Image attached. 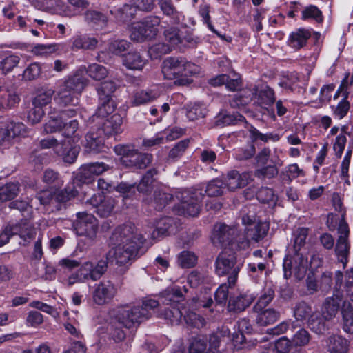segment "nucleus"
Instances as JSON below:
<instances>
[{"mask_svg":"<svg viewBox=\"0 0 353 353\" xmlns=\"http://www.w3.org/2000/svg\"><path fill=\"white\" fill-rule=\"evenodd\" d=\"M248 178L249 174L247 172L241 174L237 170H230L228 172L225 181H224L225 188L234 191L237 188H244L248 183Z\"/></svg>","mask_w":353,"mask_h":353,"instance_id":"b1692460","label":"nucleus"},{"mask_svg":"<svg viewBox=\"0 0 353 353\" xmlns=\"http://www.w3.org/2000/svg\"><path fill=\"white\" fill-rule=\"evenodd\" d=\"M251 90L253 95L252 101L254 103L264 110V114H267L270 119L276 121L275 109L273 105L276 97L274 89L267 84H258L254 85Z\"/></svg>","mask_w":353,"mask_h":353,"instance_id":"f8f14e48","label":"nucleus"},{"mask_svg":"<svg viewBox=\"0 0 353 353\" xmlns=\"http://www.w3.org/2000/svg\"><path fill=\"white\" fill-rule=\"evenodd\" d=\"M197 256L191 251L183 250L178 256V263L182 268H191L197 263Z\"/></svg>","mask_w":353,"mask_h":353,"instance_id":"864d4df0","label":"nucleus"},{"mask_svg":"<svg viewBox=\"0 0 353 353\" xmlns=\"http://www.w3.org/2000/svg\"><path fill=\"white\" fill-rule=\"evenodd\" d=\"M107 74L106 68L98 63L90 64L88 68L81 66L72 77L68 78V105L75 106L79 103V97L88 83L86 75L101 81L107 77Z\"/></svg>","mask_w":353,"mask_h":353,"instance_id":"7ed1b4c3","label":"nucleus"},{"mask_svg":"<svg viewBox=\"0 0 353 353\" xmlns=\"http://www.w3.org/2000/svg\"><path fill=\"white\" fill-rule=\"evenodd\" d=\"M160 24L161 19L158 16H147L132 25L130 38L137 42L151 41L157 36Z\"/></svg>","mask_w":353,"mask_h":353,"instance_id":"9d476101","label":"nucleus"},{"mask_svg":"<svg viewBox=\"0 0 353 353\" xmlns=\"http://www.w3.org/2000/svg\"><path fill=\"white\" fill-rule=\"evenodd\" d=\"M103 122L101 130L105 136L110 137L123 132L122 125L123 118L119 113L111 114Z\"/></svg>","mask_w":353,"mask_h":353,"instance_id":"412c9836","label":"nucleus"},{"mask_svg":"<svg viewBox=\"0 0 353 353\" xmlns=\"http://www.w3.org/2000/svg\"><path fill=\"white\" fill-rule=\"evenodd\" d=\"M309 234L307 228H299L294 232V242L292 248L286 250L283 260V271L285 279L291 278L292 274L296 279H302L306 274L308 261L301 249L305 245Z\"/></svg>","mask_w":353,"mask_h":353,"instance_id":"f257e3e1","label":"nucleus"},{"mask_svg":"<svg viewBox=\"0 0 353 353\" xmlns=\"http://www.w3.org/2000/svg\"><path fill=\"white\" fill-rule=\"evenodd\" d=\"M301 19L305 21L312 19L318 23H321L323 21V16L317 6L310 5L303 10Z\"/></svg>","mask_w":353,"mask_h":353,"instance_id":"13d9d810","label":"nucleus"},{"mask_svg":"<svg viewBox=\"0 0 353 353\" xmlns=\"http://www.w3.org/2000/svg\"><path fill=\"white\" fill-rule=\"evenodd\" d=\"M81 132L79 129V122L72 119L68 122V164L75 162L79 154L81 147L79 144L81 138Z\"/></svg>","mask_w":353,"mask_h":353,"instance_id":"dca6fc26","label":"nucleus"},{"mask_svg":"<svg viewBox=\"0 0 353 353\" xmlns=\"http://www.w3.org/2000/svg\"><path fill=\"white\" fill-rule=\"evenodd\" d=\"M239 91L229 100V104L232 108H243L253 100L251 88L241 89Z\"/></svg>","mask_w":353,"mask_h":353,"instance_id":"c756f323","label":"nucleus"},{"mask_svg":"<svg viewBox=\"0 0 353 353\" xmlns=\"http://www.w3.org/2000/svg\"><path fill=\"white\" fill-rule=\"evenodd\" d=\"M180 32V30L175 27H171L164 30L165 39L170 48L180 49V43H181Z\"/></svg>","mask_w":353,"mask_h":353,"instance_id":"de8ad7c7","label":"nucleus"},{"mask_svg":"<svg viewBox=\"0 0 353 353\" xmlns=\"http://www.w3.org/2000/svg\"><path fill=\"white\" fill-rule=\"evenodd\" d=\"M208 110L201 103H194L187 110L186 116L190 121H195L206 116Z\"/></svg>","mask_w":353,"mask_h":353,"instance_id":"6e6d98bb","label":"nucleus"},{"mask_svg":"<svg viewBox=\"0 0 353 353\" xmlns=\"http://www.w3.org/2000/svg\"><path fill=\"white\" fill-rule=\"evenodd\" d=\"M234 230L225 223H221L213 232V239H216L221 247L233 246Z\"/></svg>","mask_w":353,"mask_h":353,"instance_id":"393cba45","label":"nucleus"},{"mask_svg":"<svg viewBox=\"0 0 353 353\" xmlns=\"http://www.w3.org/2000/svg\"><path fill=\"white\" fill-rule=\"evenodd\" d=\"M88 203L94 209V212L101 218L109 216L116 203L114 198L105 195L103 192L94 194L88 200Z\"/></svg>","mask_w":353,"mask_h":353,"instance_id":"f3484780","label":"nucleus"},{"mask_svg":"<svg viewBox=\"0 0 353 353\" xmlns=\"http://www.w3.org/2000/svg\"><path fill=\"white\" fill-rule=\"evenodd\" d=\"M253 328L250 324V320L247 319H241L237 322V332H234L232 335V342L235 346L238 345L243 346L246 343V337L245 334H252Z\"/></svg>","mask_w":353,"mask_h":353,"instance_id":"bb28decb","label":"nucleus"},{"mask_svg":"<svg viewBox=\"0 0 353 353\" xmlns=\"http://www.w3.org/2000/svg\"><path fill=\"white\" fill-rule=\"evenodd\" d=\"M321 38V34L314 31L312 29L299 28L292 32L288 38V46L294 50H299L304 48L309 40H311L314 45H316Z\"/></svg>","mask_w":353,"mask_h":353,"instance_id":"2eb2a0df","label":"nucleus"},{"mask_svg":"<svg viewBox=\"0 0 353 353\" xmlns=\"http://www.w3.org/2000/svg\"><path fill=\"white\" fill-rule=\"evenodd\" d=\"M109 168V165L103 162H93L81 165L76 173L73 172L72 189L69 190L70 187L68 185V201L77 196V188H81L83 184L92 183L95 176L101 174Z\"/></svg>","mask_w":353,"mask_h":353,"instance_id":"0eeeda50","label":"nucleus"},{"mask_svg":"<svg viewBox=\"0 0 353 353\" xmlns=\"http://www.w3.org/2000/svg\"><path fill=\"white\" fill-rule=\"evenodd\" d=\"M116 90L117 85L112 81H105L97 87L98 107L92 115L93 121L98 118L105 119L114 112L117 103L112 97Z\"/></svg>","mask_w":353,"mask_h":353,"instance_id":"1a4fd4ad","label":"nucleus"},{"mask_svg":"<svg viewBox=\"0 0 353 353\" xmlns=\"http://www.w3.org/2000/svg\"><path fill=\"white\" fill-rule=\"evenodd\" d=\"M183 57H170L163 61L162 73L164 78L174 80L176 85H188L192 83V79L182 75V64Z\"/></svg>","mask_w":353,"mask_h":353,"instance_id":"ddd939ff","label":"nucleus"},{"mask_svg":"<svg viewBox=\"0 0 353 353\" xmlns=\"http://www.w3.org/2000/svg\"><path fill=\"white\" fill-rule=\"evenodd\" d=\"M62 117H50V119L44 125V130L46 133H54L61 130L65 126Z\"/></svg>","mask_w":353,"mask_h":353,"instance_id":"338daca9","label":"nucleus"},{"mask_svg":"<svg viewBox=\"0 0 353 353\" xmlns=\"http://www.w3.org/2000/svg\"><path fill=\"white\" fill-rule=\"evenodd\" d=\"M155 99V96L152 90H140L134 93L132 103L134 106H139L148 103Z\"/></svg>","mask_w":353,"mask_h":353,"instance_id":"052dcab7","label":"nucleus"},{"mask_svg":"<svg viewBox=\"0 0 353 353\" xmlns=\"http://www.w3.org/2000/svg\"><path fill=\"white\" fill-rule=\"evenodd\" d=\"M159 301L153 299L143 300L141 306L121 308L117 315L118 323L130 329L151 316L150 311L158 307Z\"/></svg>","mask_w":353,"mask_h":353,"instance_id":"423d86ee","label":"nucleus"},{"mask_svg":"<svg viewBox=\"0 0 353 353\" xmlns=\"http://www.w3.org/2000/svg\"><path fill=\"white\" fill-rule=\"evenodd\" d=\"M42 148H53L55 152L63 157V161L66 157L65 148V139L58 140L57 138H47L43 139L40 142Z\"/></svg>","mask_w":353,"mask_h":353,"instance_id":"a19ab883","label":"nucleus"},{"mask_svg":"<svg viewBox=\"0 0 353 353\" xmlns=\"http://www.w3.org/2000/svg\"><path fill=\"white\" fill-rule=\"evenodd\" d=\"M225 89L230 92L241 90L243 85V81L240 74L234 72L232 76L228 75V79L225 80Z\"/></svg>","mask_w":353,"mask_h":353,"instance_id":"680f3d73","label":"nucleus"},{"mask_svg":"<svg viewBox=\"0 0 353 353\" xmlns=\"http://www.w3.org/2000/svg\"><path fill=\"white\" fill-rule=\"evenodd\" d=\"M345 303V301H344ZM343 316V329L345 332L353 334V306L350 303L346 306L343 305L341 309Z\"/></svg>","mask_w":353,"mask_h":353,"instance_id":"a18cd8bd","label":"nucleus"},{"mask_svg":"<svg viewBox=\"0 0 353 353\" xmlns=\"http://www.w3.org/2000/svg\"><path fill=\"white\" fill-rule=\"evenodd\" d=\"M98 44V40L95 37H90L86 34L74 38L73 46L77 49H94Z\"/></svg>","mask_w":353,"mask_h":353,"instance_id":"603ef678","label":"nucleus"},{"mask_svg":"<svg viewBox=\"0 0 353 353\" xmlns=\"http://www.w3.org/2000/svg\"><path fill=\"white\" fill-rule=\"evenodd\" d=\"M115 292V288L110 281L101 282L94 291V301L99 305L107 303L112 299Z\"/></svg>","mask_w":353,"mask_h":353,"instance_id":"4be33fe9","label":"nucleus"},{"mask_svg":"<svg viewBox=\"0 0 353 353\" xmlns=\"http://www.w3.org/2000/svg\"><path fill=\"white\" fill-rule=\"evenodd\" d=\"M328 318L322 314L315 312L309 318L307 321L308 327L317 334H324L328 330Z\"/></svg>","mask_w":353,"mask_h":353,"instance_id":"c85d7f7f","label":"nucleus"},{"mask_svg":"<svg viewBox=\"0 0 353 353\" xmlns=\"http://www.w3.org/2000/svg\"><path fill=\"white\" fill-rule=\"evenodd\" d=\"M292 341L286 337H281L274 344H270L261 353H288L291 348Z\"/></svg>","mask_w":353,"mask_h":353,"instance_id":"79ce46f5","label":"nucleus"},{"mask_svg":"<svg viewBox=\"0 0 353 353\" xmlns=\"http://www.w3.org/2000/svg\"><path fill=\"white\" fill-rule=\"evenodd\" d=\"M341 299L338 295H336V297L326 298L323 304L322 314L325 318L332 319L338 313L341 307Z\"/></svg>","mask_w":353,"mask_h":353,"instance_id":"c9c22d12","label":"nucleus"},{"mask_svg":"<svg viewBox=\"0 0 353 353\" xmlns=\"http://www.w3.org/2000/svg\"><path fill=\"white\" fill-rule=\"evenodd\" d=\"M116 238L118 246L116 247L114 255L118 265H130L134 261L139 254H142L141 249L145 243V239L141 234L131 232L128 236L125 228H117L112 234V238Z\"/></svg>","mask_w":353,"mask_h":353,"instance_id":"f03ea898","label":"nucleus"},{"mask_svg":"<svg viewBox=\"0 0 353 353\" xmlns=\"http://www.w3.org/2000/svg\"><path fill=\"white\" fill-rule=\"evenodd\" d=\"M173 199V195L162 190L154 192V208L157 211L163 210Z\"/></svg>","mask_w":353,"mask_h":353,"instance_id":"8fccbe9b","label":"nucleus"},{"mask_svg":"<svg viewBox=\"0 0 353 353\" xmlns=\"http://www.w3.org/2000/svg\"><path fill=\"white\" fill-rule=\"evenodd\" d=\"M207 348V339L198 336L192 337L188 347L189 353H203Z\"/></svg>","mask_w":353,"mask_h":353,"instance_id":"0e129e2a","label":"nucleus"},{"mask_svg":"<svg viewBox=\"0 0 353 353\" xmlns=\"http://www.w3.org/2000/svg\"><path fill=\"white\" fill-rule=\"evenodd\" d=\"M225 189V181L220 179H214L208 182L203 192L209 197H218L223 195Z\"/></svg>","mask_w":353,"mask_h":353,"instance_id":"58836bf2","label":"nucleus"},{"mask_svg":"<svg viewBox=\"0 0 353 353\" xmlns=\"http://www.w3.org/2000/svg\"><path fill=\"white\" fill-rule=\"evenodd\" d=\"M58 50L57 44H37L31 49V52L36 56L46 57Z\"/></svg>","mask_w":353,"mask_h":353,"instance_id":"e2e57ef3","label":"nucleus"},{"mask_svg":"<svg viewBox=\"0 0 353 353\" xmlns=\"http://www.w3.org/2000/svg\"><path fill=\"white\" fill-rule=\"evenodd\" d=\"M173 220L168 216L159 219L155 225L152 236L153 238H161L170 234V228L172 227Z\"/></svg>","mask_w":353,"mask_h":353,"instance_id":"4c0bfd02","label":"nucleus"},{"mask_svg":"<svg viewBox=\"0 0 353 353\" xmlns=\"http://www.w3.org/2000/svg\"><path fill=\"white\" fill-rule=\"evenodd\" d=\"M122 61L127 68L134 70H141L146 63L145 60L137 51H130L125 54Z\"/></svg>","mask_w":353,"mask_h":353,"instance_id":"2f4dec72","label":"nucleus"},{"mask_svg":"<svg viewBox=\"0 0 353 353\" xmlns=\"http://www.w3.org/2000/svg\"><path fill=\"white\" fill-rule=\"evenodd\" d=\"M13 235H19L25 241H30L36 234V230L28 221H22L14 225H11Z\"/></svg>","mask_w":353,"mask_h":353,"instance_id":"473e14b6","label":"nucleus"},{"mask_svg":"<svg viewBox=\"0 0 353 353\" xmlns=\"http://www.w3.org/2000/svg\"><path fill=\"white\" fill-rule=\"evenodd\" d=\"M19 61L20 58L17 55H7L0 61V70L3 74L10 72L18 65Z\"/></svg>","mask_w":353,"mask_h":353,"instance_id":"69168bd1","label":"nucleus"},{"mask_svg":"<svg viewBox=\"0 0 353 353\" xmlns=\"http://www.w3.org/2000/svg\"><path fill=\"white\" fill-rule=\"evenodd\" d=\"M137 12L133 3L129 0L128 3L123 4L121 7L116 10L115 17L122 23H128L135 18Z\"/></svg>","mask_w":353,"mask_h":353,"instance_id":"f704fd0d","label":"nucleus"},{"mask_svg":"<svg viewBox=\"0 0 353 353\" xmlns=\"http://www.w3.org/2000/svg\"><path fill=\"white\" fill-rule=\"evenodd\" d=\"M131 43L124 39H118L111 41L109 44L108 49L110 52L115 55L122 56L130 48Z\"/></svg>","mask_w":353,"mask_h":353,"instance_id":"bf43d9fd","label":"nucleus"},{"mask_svg":"<svg viewBox=\"0 0 353 353\" xmlns=\"http://www.w3.org/2000/svg\"><path fill=\"white\" fill-rule=\"evenodd\" d=\"M256 323L259 326H268L274 324L280 318V312L274 308L262 309L256 311Z\"/></svg>","mask_w":353,"mask_h":353,"instance_id":"cd10ccee","label":"nucleus"},{"mask_svg":"<svg viewBox=\"0 0 353 353\" xmlns=\"http://www.w3.org/2000/svg\"><path fill=\"white\" fill-rule=\"evenodd\" d=\"M85 18L87 23L96 30L105 27L108 21L105 14L97 10H87L85 14Z\"/></svg>","mask_w":353,"mask_h":353,"instance_id":"e433bc0d","label":"nucleus"},{"mask_svg":"<svg viewBox=\"0 0 353 353\" xmlns=\"http://www.w3.org/2000/svg\"><path fill=\"white\" fill-rule=\"evenodd\" d=\"M210 6L208 3H201L199 6L198 13L202 18L203 23L206 25L208 29L213 33L216 34L219 37L223 38L224 36L221 35L214 28L211 21V17L210 15Z\"/></svg>","mask_w":353,"mask_h":353,"instance_id":"49530a36","label":"nucleus"},{"mask_svg":"<svg viewBox=\"0 0 353 353\" xmlns=\"http://www.w3.org/2000/svg\"><path fill=\"white\" fill-rule=\"evenodd\" d=\"M158 170L153 168L149 169L142 176L139 183L121 182L116 186V191L119 192L123 199H131L145 201V197L150 195L154 187L155 178Z\"/></svg>","mask_w":353,"mask_h":353,"instance_id":"39448f33","label":"nucleus"},{"mask_svg":"<svg viewBox=\"0 0 353 353\" xmlns=\"http://www.w3.org/2000/svg\"><path fill=\"white\" fill-rule=\"evenodd\" d=\"M349 92L345 91L343 93V98L339 102L336 107L332 106L333 110V115L338 119H342L348 113L350 108V103L347 99Z\"/></svg>","mask_w":353,"mask_h":353,"instance_id":"09e8293b","label":"nucleus"},{"mask_svg":"<svg viewBox=\"0 0 353 353\" xmlns=\"http://www.w3.org/2000/svg\"><path fill=\"white\" fill-rule=\"evenodd\" d=\"M350 244L345 236H339L335 245V253L342 263L347 261Z\"/></svg>","mask_w":353,"mask_h":353,"instance_id":"4d7b16f0","label":"nucleus"},{"mask_svg":"<svg viewBox=\"0 0 353 353\" xmlns=\"http://www.w3.org/2000/svg\"><path fill=\"white\" fill-rule=\"evenodd\" d=\"M86 143L85 151L89 153L98 154L105 152L104 138L99 136L98 132H90L85 136Z\"/></svg>","mask_w":353,"mask_h":353,"instance_id":"a878e982","label":"nucleus"},{"mask_svg":"<svg viewBox=\"0 0 353 353\" xmlns=\"http://www.w3.org/2000/svg\"><path fill=\"white\" fill-rule=\"evenodd\" d=\"M294 316L297 321H307L315 312H312V306L305 301L298 302L294 309Z\"/></svg>","mask_w":353,"mask_h":353,"instance_id":"37998d69","label":"nucleus"},{"mask_svg":"<svg viewBox=\"0 0 353 353\" xmlns=\"http://www.w3.org/2000/svg\"><path fill=\"white\" fill-rule=\"evenodd\" d=\"M203 190V187L200 185L194 188L190 193L189 199L182 201L181 205L185 215L193 217L199 215L201 203L204 199Z\"/></svg>","mask_w":353,"mask_h":353,"instance_id":"a211bd4d","label":"nucleus"},{"mask_svg":"<svg viewBox=\"0 0 353 353\" xmlns=\"http://www.w3.org/2000/svg\"><path fill=\"white\" fill-rule=\"evenodd\" d=\"M77 218L72 223L76 234L92 241L96 238L99 228L97 219L85 212H77Z\"/></svg>","mask_w":353,"mask_h":353,"instance_id":"4468645a","label":"nucleus"},{"mask_svg":"<svg viewBox=\"0 0 353 353\" xmlns=\"http://www.w3.org/2000/svg\"><path fill=\"white\" fill-rule=\"evenodd\" d=\"M107 268L108 262L105 260H99L96 263L88 261L82 265L79 274L84 279L97 281L106 272Z\"/></svg>","mask_w":353,"mask_h":353,"instance_id":"6ab92c4d","label":"nucleus"},{"mask_svg":"<svg viewBox=\"0 0 353 353\" xmlns=\"http://www.w3.org/2000/svg\"><path fill=\"white\" fill-rule=\"evenodd\" d=\"M19 101V96L13 92H5L0 95V105L3 108L14 107Z\"/></svg>","mask_w":353,"mask_h":353,"instance_id":"774afa93","label":"nucleus"},{"mask_svg":"<svg viewBox=\"0 0 353 353\" xmlns=\"http://www.w3.org/2000/svg\"><path fill=\"white\" fill-rule=\"evenodd\" d=\"M114 152L121 156V164L132 170L145 169L153 159L151 154L140 152L132 145L118 144L114 147Z\"/></svg>","mask_w":353,"mask_h":353,"instance_id":"6e6552de","label":"nucleus"},{"mask_svg":"<svg viewBox=\"0 0 353 353\" xmlns=\"http://www.w3.org/2000/svg\"><path fill=\"white\" fill-rule=\"evenodd\" d=\"M19 184L18 182L6 183L0 188V201H6L14 199L18 194Z\"/></svg>","mask_w":353,"mask_h":353,"instance_id":"5fc2aeb1","label":"nucleus"},{"mask_svg":"<svg viewBox=\"0 0 353 353\" xmlns=\"http://www.w3.org/2000/svg\"><path fill=\"white\" fill-rule=\"evenodd\" d=\"M245 121V117L238 112H228L221 110L214 117V126L223 128L228 125H234Z\"/></svg>","mask_w":353,"mask_h":353,"instance_id":"5701e85b","label":"nucleus"},{"mask_svg":"<svg viewBox=\"0 0 353 353\" xmlns=\"http://www.w3.org/2000/svg\"><path fill=\"white\" fill-rule=\"evenodd\" d=\"M158 5L163 14L170 17L173 24L180 23L182 14L176 10L172 0H159Z\"/></svg>","mask_w":353,"mask_h":353,"instance_id":"72a5a7b5","label":"nucleus"},{"mask_svg":"<svg viewBox=\"0 0 353 353\" xmlns=\"http://www.w3.org/2000/svg\"><path fill=\"white\" fill-rule=\"evenodd\" d=\"M256 297V295L250 290L241 292L236 296H230L228 305V310L235 313L243 312L250 306Z\"/></svg>","mask_w":353,"mask_h":353,"instance_id":"aec40b11","label":"nucleus"},{"mask_svg":"<svg viewBox=\"0 0 353 353\" xmlns=\"http://www.w3.org/2000/svg\"><path fill=\"white\" fill-rule=\"evenodd\" d=\"M275 296V292L272 287L265 288L261 296H259L256 303L254 306L255 311L261 310L265 308L273 300Z\"/></svg>","mask_w":353,"mask_h":353,"instance_id":"3c124183","label":"nucleus"},{"mask_svg":"<svg viewBox=\"0 0 353 353\" xmlns=\"http://www.w3.org/2000/svg\"><path fill=\"white\" fill-rule=\"evenodd\" d=\"M236 263V254L231 250L221 252L214 263L216 274L219 276L228 275L230 285H234L237 281L240 267Z\"/></svg>","mask_w":353,"mask_h":353,"instance_id":"9b49d317","label":"nucleus"},{"mask_svg":"<svg viewBox=\"0 0 353 353\" xmlns=\"http://www.w3.org/2000/svg\"><path fill=\"white\" fill-rule=\"evenodd\" d=\"M4 128L8 142L16 137H25L27 134L26 125L21 122L9 121L4 125Z\"/></svg>","mask_w":353,"mask_h":353,"instance_id":"ea45409f","label":"nucleus"},{"mask_svg":"<svg viewBox=\"0 0 353 353\" xmlns=\"http://www.w3.org/2000/svg\"><path fill=\"white\" fill-rule=\"evenodd\" d=\"M182 319L188 326L194 328L203 327L205 323L204 318L193 311L187 310L186 308L183 310Z\"/></svg>","mask_w":353,"mask_h":353,"instance_id":"c03bdc74","label":"nucleus"},{"mask_svg":"<svg viewBox=\"0 0 353 353\" xmlns=\"http://www.w3.org/2000/svg\"><path fill=\"white\" fill-rule=\"evenodd\" d=\"M184 296L179 287L166 290L160 294V301L163 305L159 315L171 325H179L183 317Z\"/></svg>","mask_w":353,"mask_h":353,"instance_id":"20e7f679","label":"nucleus"},{"mask_svg":"<svg viewBox=\"0 0 353 353\" xmlns=\"http://www.w3.org/2000/svg\"><path fill=\"white\" fill-rule=\"evenodd\" d=\"M350 341L341 335H333L327 341V351L330 353H347Z\"/></svg>","mask_w":353,"mask_h":353,"instance_id":"7c9ffc66","label":"nucleus"}]
</instances>
